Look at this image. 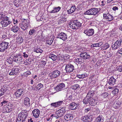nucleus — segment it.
<instances>
[{
    "label": "nucleus",
    "instance_id": "864d4df0",
    "mask_svg": "<svg viewBox=\"0 0 122 122\" xmlns=\"http://www.w3.org/2000/svg\"><path fill=\"white\" fill-rule=\"evenodd\" d=\"M29 54L27 52H24L23 53L22 56L24 58H27L29 56Z\"/></svg>",
    "mask_w": 122,
    "mask_h": 122
},
{
    "label": "nucleus",
    "instance_id": "6ab92c4d",
    "mask_svg": "<svg viewBox=\"0 0 122 122\" xmlns=\"http://www.w3.org/2000/svg\"><path fill=\"white\" fill-rule=\"evenodd\" d=\"M80 56L81 57L85 60L86 59H89L90 58V56L86 52L81 53L80 54Z\"/></svg>",
    "mask_w": 122,
    "mask_h": 122
},
{
    "label": "nucleus",
    "instance_id": "6e6552de",
    "mask_svg": "<svg viewBox=\"0 0 122 122\" xmlns=\"http://www.w3.org/2000/svg\"><path fill=\"white\" fill-rule=\"evenodd\" d=\"M60 72L56 70L53 71L49 74V76L51 78H55L57 77L60 75Z\"/></svg>",
    "mask_w": 122,
    "mask_h": 122
},
{
    "label": "nucleus",
    "instance_id": "4be33fe9",
    "mask_svg": "<svg viewBox=\"0 0 122 122\" xmlns=\"http://www.w3.org/2000/svg\"><path fill=\"white\" fill-rule=\"evenodd\" d=\"M63 102V101H61L52 103L51 104V107H59L62 104Z\"/></svg>",
    "mask_w": 122,
    "mask_h": 122
},
{
    "label": "nucleus",
    "instance_id": "423d86ee",
    "mask_svg": "<svg viewBox=\"0 0 122 122\" xmlns=\"http://www.w3.org/2000/svg\"><path fill=\"white\" fill-rule=\"evenodd\" d=\"M21 24L20 27L21 29L23 31L27 29L30 26L29 21L28 20H24Z\"/></svg>",
    "mask_w": 122,
    "mask_h": 122
},
{
    "label": "nucleus",
    "instance_id": "3c124183",
    "mask_svg": "<svg viewBox=\"0 0 122 122\" xmlns=\"http://www.w3.org/2000/svg\"><path fill=\"white\" fill-rule=\"evenodd\" d=\"M36 32V30L34 29H31L29 32V34L30 35L34 34Z\"/></svg>",
    "mask_w": 122,
    "mask_h": 122
},
{
    "label": "nucleus",
    "instance_id": "13d9d810",
    "mask_svg": "<svg viewBox=\"0 0 122 122\" xmlns=\"http://www.w3.org/2000/svg\"><path fill=\"white\" fill-rule=\"evenodd\" d=\"M72 96L71 95H70L69 96L67 99V102H70V101H72Z\"/></svg>",
    "mask_w": 122,
    "mask_h": 122
},
{
    "label": "nucleus",
    "instance_id": "052dcab7",
    "mask_svg": "<svg viewBox=\"0 0 122 122\" xmlns=\"http://www.w3.org/2000/svg\"><path fill=\"white\" fill-rule=\"evenodd\" d=\"M117 71L120 72H121L122 71V65L120 66L117 69Z\"/></svg>",
    "mask_w": 122,
    "mask_h": 122
},
{
    "label": "nucleus",
    "instance_id": "a211bd4d",
    "mask_svg": "<svg viewBox=\"0 0 122 122\" xmlns=\"http://www.w3.org/2000/svg\"><path fill=\"white\" fill-rule=\"evenodd\" d=\"M79 104L78 103H76L75 102H72L70 104V108L72 110L76 109L78 108Z\"/></svg>",
    "mask_w": 122,
    "mask_h": 122
},
{
    "label": "nucleus",
    "instance_id": "a19ab883",
    "mask_svg": "<svg viewBox=\"0 0 122 122\" xmlns=\"http://www.w3.org/2000/svg\"><path fill=\"white\" fill-rule=\"evenodd\" d=\"M53 40V39L52 38L47 39L46 41V43L47 44L51 45L52 43Z\"/></svg>",
    "mask_w": 122,
    "mask_h": 122
},
{
    "label": "nucleus",
    "instance_id": "e2e57ef3",
    "mask_svg": "<svg viewBox=\"0 0 122 122\" xmlns=\"http://www.w3.org/2000/svg\"><path fill=\"white\" fill-rule=\"evenodd\" d=\"M112 9L113 10L115 11L116 10H118V8L116 6H114Z\"/></svg>",
    "mask_w": 122,
    "mask_h": 122
},
{
    "label": "nucleus",
    "instance_id": "f704fd0d",
    "mask_svg": "<svg viewBox=\"0 0 122 122\" xmlns=\"http://www.w3.org/2000/svg\"><path fill=\"white\" fill-rule=\"evenodd\" d=\"M46 62L44 60H41L40 62L39 66L41 67H43L46 65Z\"/></svg>",
    "mask_w": 122,
    "mask_h": 122
},
{
    "label": "nucleus",
    "instance_id": "8fccbe9b",
    "mask_svg": "<svg viewBox=\"0 0 122 122\" xmlns=\"http://www.w3.org/2000/svg\"><path fill=\"white\" fill-rule=\"evenodd\" d=\"M75 61L79 64H81L82 63V59L80 58L75 59Z\"/></svg>",
    "mask_w": 122,
    "mask_h": 122
},
{
    "label": "nucleus",
    "instance_id": "bb28decb",
    "mask_svg": "<svg viewBox=\"0 0 122 122\" xmlns=\"http://www.w3.org/2000/svg\"><path fill=\"white\" fill-rule=\"evenodd\" d=\"M116 80L113 77H111L109 79L108 83L109 85L111 86H113L115 84Z\"/></svg>",
    "mask_w": 122,
    "mask_h": 122
},
{
    "label": "nucleus",
    "instance_id": "b1692460",
    "mask_svg": "<svg viewBox=\"0 0 122 122\" xmlns=\"http://www.w3.org/2000/svg\"><path fill=\"white\" fill-rule=\"evenodd\" d=\"M92 118L91 117H88V116H85L82 117L81 120L86 122H90L92 121Z\"/></svg>",
    "mask_w": 122,
    "mask_h": 122
},
{
    "label": "nucleus",
    "instance_id": "aec40b11",
    "mask_svg": "<svg viewBox=\"0 0 122 122\" xmlns=\"http://www.w3.org/2000/svg\"><path fill=\"white\" fill-rule=\"evenodd\" d=\"M33 116L35 118H37L40 114V111L38 109H35L32 112Z\"/></svg>",
    "mask_w": 122,
    "mask_h": 122
},
{
    "label": "nucleus",
    "instance_id": "774afa93",
    "mask_svg": "<svg viewBox=\"0 0 122 122\" xmlns=\"http://www.w3.org/2000/svg\"><path fill=\"white\" fill-rule=\"evenodd\" d=\"M44 82L45 83H46L47 84H48L49 83V81L47 79L44 80Z\"/></svg>",
    "mask_w": 122,
    "mask_h": 122
},
{
    "label": "nucleus",
    "instance_id": "09e8293b",
    "mask_svg": "<svg viewBox=\"0 0 122 122\" xmlns=\"http://www.w3.org/2000/svg\"><path fill=\"white\" fill-rule=\"evenodd\" d=\"M79 85L78 84H76L73 85L72 86V89L74 90H76L79 88Z\"/></svg>",
    "mask_w": 122,
    "mask_h": 122
},
{
    "label": "nucleus",
    "instance_id": "37998d69",
    "mask_svg": "<svg viewBox=\"0 0 122 122\" xmlns=\"http://www.w3.org/2000/svg\"><path fill=\"white\" fill-rule=\"evenodd\" d=\"M3 110L4 112L5 113L10 112L11 111V109L8 108L6 107H5L4 108Z\"/></svg>",
    "mask_w": 122,
    "mask_h": 122
},
{
    "label": "nucleus",
    "instance_id": "49530a36",
    "mask_svg": "<svg viewBox=\"0 0 122 122\" xmlns=\"http://www.w3.org/2000/svg\"><path fill=\"white\" fill-rule=\"evenodd\" d=\"M13 105L11 103H9L8 104H7L6 107L10 109H12L13 107Z\"/></svg>",
    "mask_w": 122,
    "mask_h": 122
},
{
    "label": "nucleus",
    "instance_id": "7c9ffc66",
    "mask_svg": "<svg viewBox=\"0 0 122 122\" xmlns=\"http://www.w3.org/2000/svg\"><path fill=\"white\" fill-rule=\"evenodd\" d=\"M48 57L53 61H55L57 59V56L53 54H51L48 56Z\"/></svg>",
    "mask_w": 122,
    "mask_h": 122
},
{
    "label": "nucleus",
    "instance_id": "2f4dec72",
    "mask_svg": "<svg viewBox=\"0 0 122 122\" xmlns=\"http://www.w3.org/2000/svg\"><path fill=\"white\" fill-rule=\"evenodd\" d=\"M19 29V28L17 26L15 25L12 27L10 30L14 32H16L18 31Z\"/></svg>",
    "mask_w": 122,
    "mask_h": 122
},
{
    "label": "nucleus",
    "instance_id": "0eeeda50",
    "mask_svg": "<svg viewBox=\"0 0 122 122\" xmlns=\"http://www.w3.org/2000/svg\"><path fill=\"white\" fill-rule=\"evenodd\" d=\"M122 42V37H121L118 40L116 41L112 46L113 49L114 50L116 49L121 46Z\"/></svg>",
    "mask_w": 122,
    "mask_h": 122
},
{
    "label": "nucleus",
    "instance_id": "ea45409f",
    "mask_svg": "<svg viewBox=\"0 0 122 122\" xmlns=\"http://www.w3.org/2000/svg\"><path fill=\"white\" fill-rule=\"evenodd\" d=\"M94 94V92L93 91H90L87 94L86 96L90 98H92V97L93 96Z\"/></svg>",
    "mask_w": 122,
    "mask_h": 122
},
{
    "label": "nucleus",
    "instance_id": "412c9836",
    "mask_svg": "<svg viewBox=\"0 0 122 122\" xmlns=\"http://www.w3.org/2000/svg\"><path fill=\"white\" fill-rule=\"evenodd\" d=\"M30 99L28 97H26L24 99V104L27 107H29L30 106Z\"/></svg>",
    "mask_w": 122,
    "mask_h": 122
},
{
    "label": "nucleus",
    "instance_id": "a18cd8bd",
    "mask_svg": "<svg viewBox=\"0 0 122 122\" xmlns=\"http://www.w3.org/2000/svg\"><path fill=\"white\" fill-rule=\"evenodd\" d=\"M34 51L37 53H41L43 52V51L39 48H35L34 49Z\"/></svg>",
    "mask_w": 122,
    "mask_h": 122
},
{
    "label": "nucleus",
    "instance_id": "5701e85b",
    "mask_svg": "<svg viewBox=\"0 0 122 122\" xmlns=\"http://www.w3.org/2000/svg\"><path fill=\"white\" fill-rule=\"evenodd\" d=\"M122 102L120 101H115L113 105V107L115 108H117L121 107Z\"/></svg>",
    "mask_w": 122,
    "mask_h": 122
},
{
    "label": "nucleus",
    "instance_id": "c756f323",
    "mask_svg": "<svg viewBox=\"0 0 122 122\" xmlns=\"http://www.w3.org/2000/svg\"><path fill=\"white\" fill-rule=\"evenodd\" d=\"M61 9V7L60 6H58L57 7H54L53 10L50 11V12L52 13L58 12Z\"/></svg>",
    "mask_w": 122,
    "mask_h": 122
},
{
    "label": "nucleus",
    "instance_id": "20e7f679",
    "mask_svg": "<svg viewBox=\"0 0 122 122\" xmlns=\"http://www.w3.org/2000/svg\"><path fill=\"white\" fill-rule=\"evenodd\" d=\"M66 107H63L56 112V116H55V118L57 119L62 117L66 112Z\"/></svg>",
    "mask_w": 122,
    "mask_h": 122
},
{
    "label": "nucleus",
    "instance_id": "c85d7f7f",
    "mask_svg": "<svg viewBox=\"0 0 122 122\" xmlns=\"http://www.w3.org/2000/svg\"><path fill=\"white\" fill-rule=\"evenodd\" d=\"M76 9V7L75 5L72 6L71 9L69 10H67V11L69 14L72 13L75 11Z\"/></svg>",
    "mask_w": 122,
    "mask_h": 122
},
{
    "label": "nucleus",
    "instance_id": "f03ea898",
    "mask_svg": "<svg viewBox=\"0 0 122 122\" xmlns=\"http://www.w3.org/2000/svg\"><path fill=\"white\" fill-rule=\"evenodd\" d=\"M81 24L77 20L71 21L69 23L70 28L76 30L81 26Z\"/></svg>",
    "mask_w": 122,
    "mask_h": 122
},
{
    "label": "nucleus",
    "instance_id": "0e129e2a",
    "mask_svg": "<svg viewBox=\"0 0 122 122\" xmlns=\"http://www.w3.org/2000/svg\"><path fill=\"white\" fill-rule=\"evenodd\" d=\"M91 110L90 108H88L87 109H86L85 110V113H87L88 112Z\"/></svg>",
    "mask_w": 122,
    "mask_h": 122
},
{
    "label": "nucleus",
    "instance_id": "79ce46f5",
    "mask_svg": "<svg viewBox=\"0 0 122 122\" xmlns=\"http://www.w3.org/2000/svg\"><path fill=\"white\" fill-rule=\"evenodd\" d=\"M31 72L29 71H27L26 72L24 73L22 75L25 77H27L28 76L30 75Z\"/></svg>",
    "mask_w": 122,
    "mask_h": 122
},
{
    "label": "nucleus",
    "instance_id": "338daca9",
    "mask_svg": "<svg viewBox=\"0 0 122 122\" xmlns=\"http://www.w3.org/2000/svg\"><path fill=\"white\" fill-rule=\"evenodd\" d=\"M117 52L122 55V48L118 51Z\"/></svg>",
    "mask_w": 122,
    "mask_h": 122
},
{
    "label": "nucleus",
    "instance_id": "ddd939ff",
    "mask_svg": "<svg viewBox=\"0 0 122 122\" xmlns=\"http://www.w3.org/2000/svg\"><path fill=\"white\" fill-rule=\"evenodd\" d=\"M20 69V68L19 66L11 69L9 73V75H16L19 72Z\"/></svg>",
    "mask_w": 122,
    "mask_h": 122
},
{
    "label": "nucleus",
    "instance_id": "a878e982",
    "mask_svg": "<svg viewBox=\"0 0 122 122\" xmlns=\"http://www.w3.org/2000/svg\"><path fill=\"white\" fill-rule=\"evenodd\" d=\"M4 13L2 12L0 13V19L3 20L6 19L8 20L9 18Z\"/></svg>",
    "mask_w": 122,
    "mask_h": 122
},
{
    "label": "nucleus",
    "instance_id": "f257e3e1",
    "mask_svg": "<svg viewBox=\"0 0 122 122\" xmlns=\"http://www.w3.org/2000/svg\"><path fill=\"white\" fill-rule=\"evenodd\" d=\"M27 115V111H24L20 112L17 117L16 122H23L25 120Z\"/></svg>",
    "mask_w": 122,
    "mask_h": 122
},
{
    "label": "nucleus",
    "instance_id": "1a4fd4ad",
    "mask_svg": "<svg viewBox=\"0 0 122 122\" xmlns=\"http://www.w3.org/2000/svg\"><path fill=\"white\" fill-rule=\"evenodd\" d=\"M75 69V68L73 65L70 63H68L66 65L65 70L67 72H72Z\"/></svg>",
    "mask_w": 122,
    "mask_h": 122
},
{
    "label": "nucleus",
    "instance_id": "9b49d317",
    "mask_svg": "<svg viewBox=\"0 0 122 122\" xmlns=\"http://www.w3.org/2000/svg\"><path fill=\"white\" fill-rule=\"evenodd\" d=\"M83 33L88 36H91L93 35L94 33V30L92 29H89L85 28Z\"/></svg>",
    "mask_w": 122,
    "mask_h": 122
},
{
    "label": "nucleus",
    "instance_id": "69168bd1",
    "mask_svg": "<svg viewBox=\"0 0 122 122\" xmlns=\"http://www.w3.org/2000/svg\"><path fill=\"white\" fill-rule=\"evenodd\" d=\"M6 33H5V34H4L2 36V39H5L6 38Z\"/></svg>",
    "mask_w": 122,
    "mask_h": 122
},
{
    "label": "nucleus",
    "instance_id": "5fc2aeb1",
    "mask_svg": "<svg viewBox=\"0 0 122 122\" xmlns=\"http://www.w3.org/2000/svg\"><path fill=\"white\" fill-rule=\"evenodd\" d=\"M77 77L80 79H83L86 77L85 75L82 74L81 75H77Z\"/></svg>",
    "mask_w": 122,
    "mask_h": 122
},
{
    "label": "nucleus",
    "instance_id": "473e14b6",
    "mask_svg": "<svg viewBox=\"0 0 122 122\" xmlns=\"http://www.w3.org/2000/svg\"><path fill=\"white\" fill-rule=\"evenodd\" d=\"M92 98H90L86 96L85 98L84 99L83 101L84 103L85 104H87L89 102Z\"/></svg>",
    "mask_w": 122,
    "mask_h": 122
},
{
    "label": "nucleus",
    "instance_id": "c03bdc74",
    "mask_svg": "<svg viewBox=\"0 0 122 122\" xmlns=\"http://www.w3.org/2000/svg\"><path fill=\"white\" fill-rule=\"evenodd\" d=\"M6 89L5 88H2L0 90V96H2L5 92Z\"/></svg>",
    "mask_w": 122,
    "mask_h": 122
},
{
    "label": "nucleus",
    "instance_id": "c9c22d12",
    "mask_svg": "<svg viewBox=\"0 0 122 122\" xmlns=\"http://www.w3.org/2000/svg\"><path fill=\"white\" fill-rule=\"evenodd\" d=\"M110 45L107 42H106L104 44L103 46H102L101 47L102 49L103 50H106L109 47Z\"/></svg>",
    "mask_w": 122,
    "mask_h": 122
},
{
    "label": "nucleus",
    "instance_id": "2eb2a0df",
    "mask_svg": "<svg viewBox=\"0 0 122 122\" xmlns=\"http://www.w3.org/2000/svg\"><path fill=\"white\" fill-rule=\"evenodd\" d=\"M65 88V84L63 83L59 84L55 88L56 91L59 92L64 89Z\"/></svg>",
    "mask_w": 122,
    "mask_h": 122
},
{
    "label": "nucleus",
    "instance_id": "f8f14e48",
    "mask_svg": "<svg viewBox=\"0 0 122 122\" xmlns=\"http://www.w3.org/2000/svg\"><path fill=\"white\" fill-rule=\"evenodd\" d=\"M14 61L17 63H21L22 61V56L20 54H17L14 56Z\"/></svg>",
    "mask_w": 122,
    "mask_h": 122
},
{
    "label": "nucleus",
    "instance_id": "39448f33",
    "mask_svg": "<svg viewBox=\"0 0 122 122\" xmlns=\"http://www.w3.org/2000/svg\"><path fill=\"white\" fill-rule=\"evenodd\" d=\"M9 43L4 41L0 43V52H3L9 47Z\"/></svg>",
    "mask_w": 122,
    "mask_h": 122
},
{
    "label": "nucleus",
    "instance_id": "e433bc0d",
    "mask_svg": "<svg viewBox=\"0 0 122 122\" xmlns=\"http://www.w3.org/2000/svg\"><path fill=\"white\" fill-rule=\"evenodd\" d=\"M14 4L15 6L16 7L20 6V0H14Z\"/></svg>",
    "mask_w": 122,
    "mask_h": 122
},
{
    "label": "nucleus",
    "instance_id": "58836bf2",
    "mask_svg": "<svg viewBox=\"0 0 122 122\" xmlns=\"http://www.w3.org/2000/svg\"><path fill=\"white\" fill-rule=\"evenodd\" d=\"M17 42L18 43H21L23 41V39L22 37H17Z\"/></svg>",
    "mask_w": 122,
    "mask_h": 122
},
{
    "label": "nucleus",
    "instance_id": "f3484780",
    "mask_svg": "<svg viewBox=\"0 0 122 122\" xmlns=\"http://www.w3.org/2000/svg\"><path fill=\"white\" fill-rule=\"evenodd\" d=\"M57 38L64 41L67 38V35L66 34L63 32H61L58 35Z\"/></svg>",
    "mask_w": 122,
    "mask_h": 122
},
{
    "label": "nucleus",
    "instance_id": "dca6fc26",
    "mask_svg": "<svg viewBox=\"0 0 122 122\" xmlns=\"http://www.w3.org/2000/svg\"><path fill=\"white\" fill-rule=\"evenodd\" d=\"M11 23V22L9 18L8 20H2L0 22V24L3 27L7 26Z\"/></svg>",
    "mask_w": 122,
    "mask_h": 122
},
{
    "label": "nucleus",
    "instance_id": "de8ad7c7",
    "mask_svg": "<svg viewBox=\"0 0 122 122\" xmlns=\"http://www.w3.org/2000/svg\"><path fill=\"white\" fill-rule=\"evenodd\" d=\"M8 102L7 101L4 100L0 103L1 105V106H3L6 107Z\"/></svg>",
    "mask_w": 122,
    "mask_h": 122
},
{
    "label": "nucleus",
    "instance_id": "4c0bfd02",
    "mask_svg": "<svg viewBox=\"0 0 122 122\" xmlns=\"http://www.w3.org/2000/svg\"><path fill=\"white\" fill-rule=\"evenodd\" d=\"M7 61L9 64H11L13 61H14V57L11 56L7 60Z\"/></svg>",
    "mask_w": 122,
    "mask_h": 122
},
{
    "label": "nucleus",
    "instance_id": "cd10ccee",
    "mask_svg": "<svg viewBox=\"0 0 122 122\" xmlns=\"http://www.w3.org/2000/svg\"><path fill=\"white\" fill-rule=\"evenodd\" d=\"M104 120V117L102 115L98 116L96 119V121L97 122H103Z\"/></svg>",
    "mask_w": 122,
    "mask_h": 122
},
{
    "label": "nucleus",
    "instance_id": "9d476101",
    "mask_svg": "<svg viewBox=\"0 0 122 122\" xmlns=\"http://www.w3.org/2000/svg\"><path fill=\"white\" fill-rule=\"evenodd\" d=\"M103 19L107 21H111L114 19L113 16L108 13H105L103 14Z\"/></svg>",
    "mask_w": 122,
    "mask_h": 122
},
{
    "label": "nucleus",
    "instance_id": "72a5a7b5",
    "mask_svg": "<svg viewBox=\"0 0 122 122\" xmlns=\"http://www.w3.org/2000/svg\"><path fill=\"white\" fill-rule=\"evenodd\" d=\"M97 102L96 101H95L94 99H93L92 98L89 102V103L91 106H95L96 105V104Z\"/></svg>",
    "mask_w": 122,
    "mask_h": 122
},
{
    "label": "nucleus",
    "instance_id": "4d7b16f0",
    "mask_svg": "<svg viewBox=\"0 0 122 122\" xmlns=\"http://www.w3.org/2000/svg\"><path fill=\"white\" fill-rule=\"evenodd\" d=\"M43 86V84L41 83H40L38 84L36 87V89H40Z\"/></svg>",
    "mask_w": 122,
    "mask_h": 122
},
{
    "label": "nucleus",
    "instance_id": "603ef678",
    "mask_svg": "<svg viewBox=\"0 0 122 122\" xmlns=\"http://www.w3.org/2000/svg\"><path fill=\"white\" fill-rule=\"evenodd\" d=\"M103 43L102 42H101L97 43L95 44V47H100L103 44Z\"/></svg>",
    "mask_w": 122,
    "mask_h": 122
},
{
    "label": "nucleus",
    "instance_id": "bf43d9fd",
    "mask_svg": "<svg viewBox=\"0 0 122 122\" xmlns=\"http://www.w3.org/2000/svg\"><path fill=\"white\" fill-rule=\"evenodd\" d=\"M108 95V94L107 92H105L102 95V96L104 98H106Z\"/></svg>",
    "mask_w": 122,
    "mask_h": 122
},
{
    "label": "nucleus",
    "instance_id": "7ed1b4c3",
    "mask_svg": "<svg viewBox=\"0 0 122 122\" xmlns=\"http://www.w3.org/2000/svg\"><path fill=\"white\" fill-rule=\"evenodd\" d=\"M98 8H94L89 9L84 13L85 15H96L98 14L99 12V10Z\"/></svg>",
    "mask_w": 122,
    "mask_h": 122
},
{
    "label": "nucleus",
    "instance_id": "6e6d98bb",
    "mask_svg": "<svg viewBox=\"0 0 122 122\" xmlns=\"http://www.w3.org/2000/svg\"><path fill=\"white\" fill-rule=\"evenodd\" d=\"M118 92V89L117 88L115 89L114 90L112 91V93L114 95H116Z\"/></svg>",
    "mask_w": 122,
    "mask_h": 122
},
{
    "label": "nucleus",
    "instance_id": "393cba45",
    "mask_svg": "<svg viewBox=\"0 0 122 122\" xmlns=\"http://www.w3.org/2000/svg\"><path fill=\"white\" fill-rule=\"evenodd\" d=\"M73 118V116L70 114H67L64 116L65 120L67 121L72 119Z\"/></svg>",
    "mask_w": 122,
    "mask_h": 122
},
{
    "label": "nucleus",
    "instance_id": "4468645a",
    "mask_svg": "<svg viewBox=\"0 0 122 122\" xmlns=\"http://www.w3.org/2000/svg\"><path fill=\"white\" fill-rule=\"evenodd\" d=\"M24 92V90L23 89H18L14 93L15 97L19 98Z\"/></svg>",
    "mask_w": 122,
    "mask_h": 122
},
{
    "label": "nucleus",
    "instance_id": "680f3d73",
    "mask_svg": "<svg viewBox=\"0 0 122 122\" xmlns=\"http://www.w3.org/2000/svg\"><path fill=\"white\" fill-rule=\"evenodd\" d=\"M63 57L64 58V59L66 60L69 59V56H68L67 55H66L65 56H64Z\"/></svg>",
    "mask_w": 122,
    "mask_h": 122
}]
</instances>
